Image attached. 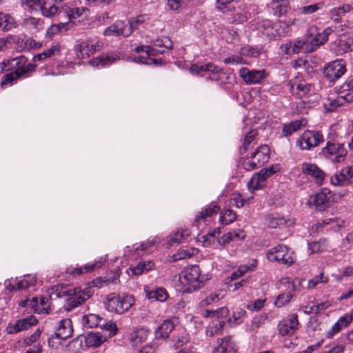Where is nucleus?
Segmentation results:
<instances>
[{"mask_svg": "<svg viewBox=\"0 0 353 353\" xmlns=\"http://www.w3.org/2000/svg\"><path fill=\"white\" fill-rule=\"evenodd\" d=\"M267 258L270 261H277L280 263L290 265L294 261L293 252L288 250V247L278 245L267 252Z\"/></svg>", "mask_w": 353, "mask_h": 353, "instance_id": "nucleus-7", "label": "nucleus"}, {"mask_svg": "<svg viewBox=\"0 0 353 353\" xmlns=\"http://www.w3.org/2000/svg\"><path fill=\"white\" fill-rule=\"evenodd\" d=\"M326 308L325 303L315 305L314 303H309L303 307V312L307 314L314 313L317 314L321 310Z\"/></svg>", "mask_w": 353, "mask_h": 353, "instance_id": "nucleus-54", "label": "nucleus"}, {"mask_svg": "<svg viewBox=\"0 0 353 353\" xmlns=\"http://www.w3.org/2000/svg\"><path fill=\"white\" fill-rule=\"evenodd\" d=\"M238 1L236 0H216V8L220 12L228 14L232 12V10H236V5Z\"/></svg>", "mask_w": 353, "mask_h": 353, "instance_id": "nucleus-33", "label": "nucleus"}, {"mask_svg": "<svg viewBox=\"0 0 353 353\" xmlns=\"http://www.w3.org/2000/svg\"><path fill=\"white\" fill-rule=\"evenodd\" d=\"M190 72L192 74H202L203 72H212L214 74H223V69L212 63L194 64L190 68Z\"/></svg>", "mask_w": 353, "mask_h": 353, "instance_id": "nucleus-25", "label": "nucleus"}, {"mask_svg": "<svg viewBox=\"0 0 353 353\" xmlns=\"http://www.w3.org/2000/svg\"><path fill=\"white\" fill-rule=\"evenodd\" d=\"M306 125L305 120H296L288 123H285L283 126L282 133L285 137L291 136L294 132L301 130L303 127Z\"/></svg>", "mask_w": 353, "mask_h": 353, "instance_id": "nucleus-31", "label": "nucleus"}, {"mask_svg": "<svg viewBox=\"0 0 353 353\" xmlns=\"http://www.w3.org/2000/svg\"><path fill=\"white\" fill-rule=\"evenodd\" d=\"M317 28L312 26L310 28L309 32L311 35L315 34V36L310 41V48H307L309 52H312L316 50L318 47L324 44L328 39V36L333 32L331 28H325L322 32L316 33Z\"/></svg>", "mask_w": 353, "mask_h": 353, "instance_id": "nucleus-17", "label": "nucleus"}, {"mask_svg": "<svg viewBox=\"0 0 353 353\" xmlns=\"http://www.w3.org/2000/svg\"><path fill=\"white\" fill-rule=\"evenodd\" d=\"M139 23V20L131 23L123 21H117L114 24L105 29L104 34L105 36L111 37H117L120 35L128 37L132 33L134 28H137V25Z\"/></svg>", "mask_w": 353, "mask_h": 353, "instance_id": "nucleus-9", "label": "nucleus"}, {"mask_svg": "<svg viewBox=\"0 0 353 353\" xmlns=\"http://www.w3.org/2000/svg\"><path fill=\"white\" fill-rule=\"evenodd\" d=\"M353 101V92L340 94L334 98L328 97L324 102V108L328 112L334 111L338 107Z\"/></svg>", "mask_w": 353, "mask_h": 353, "instance_id": "nucleus-18", "label": "nucleus"}, {"mask_svg": "<svg viewBox=\"0 0 353 353\" xmlns=\"http://www.w3.org/2000/svg\"><path fill=\"white\" fill-rule=\"evenodd\" d=\"M219 346L216 347L213 353H236V349L231 337L228 336L221 339H218Z\"/></svg>", "mask_w": 353, "mask_h": 353, "instance_id": "nucleus-26", "label": "nucleus"}, {"mask_svg": "<svg viewBox=\"0 0 353 353\" xmlns=\"http://www.w3.org/2000/svg\"><path fill=\"white\" fill-rule=\"evenodd\" d=\"M224 321H219L216 325L209 327L206 330V334L208 336L212 337L214 335H217L221 333L223 327L224 326Z\"/></svg>", "mask_w": 353, "mask_h": 353, "instance_id": "nucleus-57", "label": "nucleus"}, {"mask_svg": "<svg viewBox=\"0 0 353 353\" xmlns=\"http://www.w3.org/2000/svg\"><path fill=\"white\" fill-rule=\"evenodd\" d=\"M14 27V19L9 14L0 12V30L8 31Z\"/></svg>", "mask_w": 353, "mask_h": 353, "instance_id": "nucleus-46", "label": "nucleus"}, {"mask_svg": "<svg viewBox=\"0 0 353 353\" xmlns=\"http://www.w3.org/2000/svg\"><path fill=\"white\" fill-rule=\"evenodd\" d=\"M257 135V131L256 130H251L248 132L243 140V148L247 150L249 145L254 141L256 136Z\"/></svg>", "mask_w": 353, "mask_h": 353, "instance_id": "nucleus-62", "label": "nucleus"}, {"mask_svg": "<svg viewBox=\"0 0 353 353\" xmlns=\"http://www.w3.org/2000/svg\"><path fill=\"white\" fill-rule=\"evenodd\" d=\"M293 48L292 52L294 53H298L301 49H304L305 52H310L307 48H310V41H296L292 43Z\"/></svg>", "mask_w": 353, "mask_h": 353, "instance_id": "nucleus-56", "label": "nucleus"}, {"mask_svg": "<svg viewBox=\"0 0 353 353\" xmlns=\"http://www.w3.org/2000/svg\"><path fill=\"white\" fill-rule=\"evenodd\" d=\"M351 91H353V77L348 78L340 88V94L352 92Z\"/></svg>", "mask_w": 353, "mask_h": 353, "instance_id": "nucleus-63", "label": "nucleus"}, {"mask_svg": "<svg viewBox=\"0 0 353 353\" xmlns=\"http://www.w3.org/2000/svg\"><path fill=\"white\" fill-rule=\"evenodd\" d=\"M73 333L72 321L69 319H62L59 322V325L55 332L57 339L65 340L70 337Z\"/></svg>", "mask_w": 353, "mask_h": 353, "instance_id": "nucleus-23", "label": "nucleus"}, {"mask_svg": "<svg viewBox=\"0 0 353 353\" xmlns=\"http://www.w3.org/2000/svg\"><path fill=\"white\" fill-rule=\"evenodd\" d=\"M74 50L79 59L88 58L94 53V48L92 47V41L90 39L78 41L74 46Z\"/></svg>", "mask_w": 353, "mask_h": 353, "instance_id": "nucleus-22", "label": "nucleus"}, {"mask_svg": "<svg viewBox=\"0 0 353 353\" xmlns=\"http://www.w3.org/2000/svg\"><path fill=\"white\" fill-rule=\"evenodd\" d=\"M265 184V182L261 179L259 172L253 174L252 177L250 179V181L248 183V189L252 192L256 190L260 189L263 187Z\"/></svg>", "mask_w": 353, "mask_h": 353, "instance_id": "nucleus-42", "label": "nucleus"}, {"mask_svg": "<svg viewBox=\"0 0 353 353\" xmlns=\"http://www.w3.org/2000/svg\"><path fill=\"white\" fill-rule=\"evenodd\" d=\"M134 303V299L131 295H120L111 293L106 296L105 308L111 312L123 314Z\"/></svg>", "mask_w": 353, "mask_h": 353, "instance_id": "nucleus-3", "label": "nucleus"}, {"mask_svg": "<svg viewBox=\"0 0 353 353\" xmlns=\"http://www.w3.org/2000/svg\"><path fill=\"white\" fill-rule=\"evenodd\" d=\"M298 316L296 314H292L288 319L283 320L278 325L279 334L282 336L292 335L299 327Z\"/></svg>", "mask_w": 353, "mask_h": 353, "instance_id": "nucleus-20", "label": "nucleus"}, {"mask_svg": "<svg viewBox=\"0 0 353 353\" xmlns=\"http://www.w3.org/2000/svg\"><path fill=\"white\" fill-rule=\"evenodd\" d=\"M265 301V299H256L252 302L250 305H248L247 308L252 311L257 312L264 306Z\"/></svg>", "mask_w": 353, "mask_h": 353, "instance_id": "nucleus-64", "label": "nucleus"}, {"mask_svg": "<svg viewBox=\"0 0 353 353\" xmlns=\"http://www.w3.org/2000/svg\"><path fill=\"white\" fill-rule=\"evenodd\" d=\"M37 323L38 321L36 317L30 315L17 321L14 324L9 323L6 328V331L8 334H14L28 330Z\"/></svg>", "mask_w": 353, "mask_h": 353, "instance_id": "nucleus-13", "label": "nucleus"}, {"mask_svg": "<svg viewBox=\"0 0 353 353\" xmlns=\"http://www.w3.org/2000/svg\"><path fill=\"white\" fill-rule=\"evenodd\" d=\"M330 183L334 185L341 186L353 184V164L343 168L340 173L331 176Z\"/></svg>", "mask_w": 353, "mask_h": 353, "instance_id": "nucleus-15", "label": "nucleus"}, {"mask_svg": "<svg viewBox=\"0 0 353 353\" xmlns=\"http://www.w3.org/2000/svg\"><path fill=\"white\" fill-rule=\"evenodd\" d=\"M21 79L19 77V75L17 73H15L14 71L10 72L8 74H4L1 81V85L2 87L6 86V85H12L15 84L18 80Z\"/></svg>", "mask_w": 353, "mask_h": 353, "instance_id": "nucleus-48", "label": "nucleus"}, {"mask_svg": "<svg viewBox=\"0 0 353 353\" xmlns=\"http://www.w3.org/2000/svg\"><path fill=\"white\" fill-rule=\"evenodd\" d=\"M323 142V137L319 131L305 130L297 139L296 144L302 150H310Z\"/></svg>", "mask_w": 353, "mask_h": 353, "instance_id": "nucleus-6", "label": "nucleus"}, {"mask_svg": "<svg viewBox=\"0 0 353 353\" xmlns=\"http://www.w3.org/2000/svg\"><path fill=\"white\" fill-rule=\"evenodd\" d=\"M172 41L167 37L162 39H158L154 41L153 46H137L134 50L137 52H143L145 55H139L134 58V61L137 63H140L146 65L152 63L157 65L159 63L162 62V59H157L152 58L158 54H163L168 50L173 48Z\"/></svg>", "mask_w": 353, "mask_h": 353, "instance_id": "nucleus-1", "label": "nucleus"}, {"mask_svg": "<svg viewBox=\"0 0 353 353\" xmlns=\"http://www.w3.org/2000/svg\"><path fill=\"white\" fill-rule=\"evenodd\" d=\"M265 224L268 227L275 229L292 226L294 221L292 219L281 216L278 213H272L266 216Z\"/></svg>", "mask_w": 353, "mask_h": 353, "instance_id": "nucleus-19", "label": "nucleus"}, {"mask_svg": "<svg viewBox=\"0 0 353 353\" xmlns=\"http://www.w3.org/2000/svg\"><path fill=\"white\" fill-rule=\"evenodd\" d=\"M321 7V4H312L300 8L299 12L303 14H310L318 11Z\"/></svg>", "mask_w": 353, "mask_h": 353, "instance_id": "nucleus-61", "label": "nucleus"}, {"mask_svg": "<svg viewBox=\"0 0 353 353\" xmlns=\"http://www.w3.org/2000/svg\"><path fill=\"white\" fill-rule=\"evenodd\" d=\"M258 31L270 39L284 37L288 31V26L281 21L272 23L270 20H263L258 23Z\"/></svg>", "mask_w": 353, "mask_h": 353, "instance_id": "nucleus-4", "label": "nucleus"}, {"mask_svg": "<svg viewBox=\"0 0 353 353\" xmlns=\"http://www.w3.org/2000/svg\"><path fill=\"white\" fill-rule=\"evenodd\" d=\"M103 321L99 315L94 314H88L83 315L81 319V323L85 328H94L101 326V323Z\"/></svg>", "mask_w": 353, "mask_h": 353, "instance_id": "nucleus-32", "label": "nucleus"}, {"mask_svg": "<svg viewBox=\"0 0 353 353\" xmlns=\"http://www.w3.org/2000/svg\"><path fill=\"white\" fill-rule=\"evenodd\" d=\"M93 292L91 287L84 288L77 287L63 292V295L68 296L63 305L65 310L71 311L81 305L92 296Z\"/></svg>", "mask_w": 353, "mask_h": 353, "instance_id": "nucleus-2", "label": "nucleus"}, {"mask_svg": "<svg viewBox=\"0 0 353 353\" xmlns=\"http://www.w3.org/2000/svg\"><path fill=\"white\" fill-rule=\"evenodd\" d=\"M101 265L98 263H94L92 264H86L81 267H77L75 268H69L67 269L66 272L72 275H81L83 273H88L93 271L96 268H99Z\"/></svg>", "mask_w": 353, "mask_h": 353, "instance_id": "nucleus-39", "label": "nucleus"}, {"mask_svg": "<svg viewBox=\"0 0 353 353\" xmlns=\"http://www.w3.org/2000/svg\"><path fill=\"white\" fill-rule=\"evenodd\" d=\"M346 63L343 59H337L324 66L323 74L330 82L339 79L346 72Z\"/></svg>", "mask_w": 353, "mask_h": 353, "instance_id": "nucleus-10", "label": "nucleus"}, {"mask_svg": "<svg viewBox=\"0 0 353 353\" xmlns=\"http://www.w3.org/2000/svg\"><path fill=\"white\" fill-rule=\"evenodd\" d=\"M19 305L22 307H29L32 308L34 312H37L39 314H48V310L46 307H40L39 299L38 298H32V299H27L21 301Z\"/></svg>", "mask_w": 353, "mask_h": 353, "instance_id": "nucleus-40", "label": "nucleus"}, {"mask_svg": "<svg viewBox=\"0 0 353 353\" xmlns=\"http://www.w3.org/2000/svg\"><path fill=\"white\" fill-rule=\"evenodd\" d=\"M230 15L229 20L231 23H243L247 20V17L241 12V8L239 5H236V10H232L231 12L228 13Z\"/></svg>", "mask_w": 353, "mask_h": 353, "instance_id": "nucleus-43", "label": "nucleus"}, {"mask_svg": "<svg viewBox=\"0 0 353 353\" xmlns=\"http://www.w3.org/2000/svg\"><path fill=\"white\" fill-rule=\"evenodd\" d=\"M320 224L321 226L330 225L332 228L335 230L343 226L344 221L336 217L326 218Z\"/></svg>", "mask_w": 353, "mask_h": 353, "instance_id": "nucleus-52", "label": "nucleus"}, {"mask_svg": "<svg viewBox=\"0 0 353 353\" xmlns=\"http://www.w3.org/2000/svg\"><path fill=\"white\" fill-rule=\"evenodd\" d=\"M200 268L198 265H192L184 270L179 276L183 285H192L194 290L199 287Z\"/></svg>", "mask_w": 353, "mask_h": 353, "instance_id": "nucleus-14", "label": "nucleus"}, {"mask_svg": "<svg viewBox=\"0 0 353 353\" xmlns=\"http://www.w3.org/2000/svg\"><path fill=\"white\" fill-rule=\"evenodd\" d=\"M332 197V192L329 189L322 188L310 198V202L315 205L317 210L323 211L329 207Z\"/></svg>", "mask_w": 353, "mask_h": 353, "instance_id": "nucleus-16", "label": "nucleus"}, {"mask_svg": "<svg viewBox=\"0 0 353 353\" xmlns=\"http://www.w3.org/2000/svg\"><path fill=\"white\" fill-rule=\"evenodd\" d=\"M15 62L14 72L17 73L20 79L29 77L30 74L35 71L36 65L28 62L25 56H19L12 59Z\"/></svg>", "mask_w": 353, "mask_h": 353, "instance_id": "nucleus-12", "label": "nucleus"}, {"mask_svg": "<svg viewBox=\"0 0 353 353\" xmlns=\"http://www.w3.org/2000/svg\"><path fill=\"white\" fill-rule=\"evenodd\" d=\"M236 219L234 212L230 209H225L221 212L219 222L223 225H228L233 223Z\"/></svg>", "mask_w": 353, "mask_h": 353, "instance_id": "nucleus-44", "label": "nucleus"}, {"mask_svg": "<svg viewBox=\"0 0 353 353\" xmlns=\"http://www.w3.org/2000/svg\"><path fill=\"white\" fill-rule=\"evenodd\" d=\"M337 47V53L341 54L353 51V37L347 35H342L335 42Z\"/></svg>", "mask_w": 353, "mask_h": 353, "instance_id": "nucleus-27", "label": "nucleus"}, {"mask_svg": "<svg viewBox=\"0 0 353 353\" xmlns=\"http://www.w3.org/2000/svg\"><path fill=\"white\" fill-rule=\"evenodd\" d=\"M120 58L117 55L113 54H107L102 55L99 57H97L92 61H90V64H92L96 66H105L107 65H110L119 60Z\"/></svg>", "mask_w": 353, "mask_h": 353, "instance_id": "nucleus-38", "label": "nucleus"}, {"mask_svg": "<svg viewBox=\"0 0 353 353\" xmlns=\"http://www.w3.org/2000/svg\"><path fill=\"white\" fill-rule=\"evenodd\" d=\"M221 299L219 294L212 293L206 296L205 299L202 300L200 303V305L205 307L219 301Z\"/></svg>", "mask_w": 353, "mask_h": 353, "instance_id": "nucleus-60", "label": "nucleus"}, {"mask_svg": "<svg viewBox=\"0 0 353 353\" xmlns=\"http://www.w3.org/2000/svg\"><path fill=\"white\" fill-rule=\"evenodd\" d=\"M22 26L28 30L37 31L43 28V21L37 17H26L21 23Z\"/></svg>", "mask_w": 353, "mask_h": 353, "instance_id": "nucleus-34", "label": "nucleus"}, {"mask_svg": "<svg viewBox=\"0 0 353 353\" xmlns=\"http://www.w3.org/2000/svg\"><path fill=\"white\" fill-rule=\"evenodd\" d=\"M292 299V294L290 292L286 294H279L275 300L274 304L276 306L281 307L290 302Z\"/></svg>", "mask_w": 353, "mask_h": 353, "instance_id": "nucleus-59", "label": "nucleus"}, {"mask_svg": "<svg viewBox=\"0 0 353 353\" xmlns=\"http://www.w3.org/2000/svg\"><path fill=\"white\" fill-rule=\"evenodd\" d=\"M270 159V148L264 145L259 147L251 157L243 161L242 165L247 171H252L263 166Z\"/></svg>", "mask_w": 353, "mask_h": 353, "instance_id": "nucleus-5", "label": "nucleus"}, {"mask_svg": "<svg viewBox=\"0 0 353 353\" xmlns=\"http://www.w3.org/2000/svg\"><path fill=\"white\" fill-rule=\"evenodd\" d=\"M302 172L315 179L316 183L321 185L325 174L315 164L304 163L301 167Z\"/></svg>", "mask_w": 353, "mask_h": 353, "instance_id": "nucleus-21", "label": "nucleus"}, {"mask_svg": "<svg viewBox=\"0 0 353 353\" xmlns=\"http://www.w3.org/2000/svg\"><path fill=\"white\" fill-rule=\"evenodd\" d=\"M37 281L34 276L28 275L26 276L23 279L16 281L17 289L22 290L26 288H29L35 285Z\"/></svg>", "mask_w": 353, "mask_h": 353, "instance_id": "nucleus-49", "label": "nucleus"}, {"mask_svg": "<svg viewBox=\"0 0 353 353\" xmlns=\"http://www.w3.org/2000/svg\"><path fill=\"white\" fill-rule=\"evenodd\" d=\"M83 335H79L74 339L71 341L68 345L70 349L75 353H78L83 347Z\"/></svg>", "mask_w": 353, "mask_h": 353, "instance_id": "nucleus-53", "label": "nucleus"}, {"mask_svg": "<svg viewBox=\"0 0 353 353\" xmlns=\"http://www.w3.org/2000/svg\"><path fill=\"white\" fill-rule=\"evenodd\" d=\"M311 90V85L305 81L294 83L290 85V92L292 94L301 98L305 97Z\"/></svg>", "mask_w": 353, "mask_h": 353, "instance_id": "nucleus-29", "label": "nucleus"}, {"mask_svg": "<svg viewBox=\"0 0 353 353\" xmlns=\"http://www.w3.org/2000/svg\"><path fill=\"white\" fill-rule=\"evenodd\" d=\"M321 154L325 158L333 162L341 163L344 161L347 150L343 143L327 141L326 145L321 150Z\"/></svg>", "mask_w": 353, "mask_h": 353, "instance_id": "nucleus-8", "label": "nucleus"}, {"mask_svg": "<svg viewBox=\"0 0 353 353\" xmlns=\"http://www.w3.org/2000/svg\"><path fill=\"white\" fill-rule=\"evenodd\" d=\"M47 0H21V4L26 6L30 11L42 10L46 6Z\"/></svg>", "mask_w": 353, "mask_h": 353, "instance_id": "nucleus-41", "label": "nucleus"}, {"mask_svg": "<svg viewBox=\"0 0 353 353\" xmlns=\"http://www.w3.org/2000/svg\"><path fill=\"white\" fill-rule=\"evenodd\" d=\"M65 11V15L68 19H77L78 18L85 19L89 16L90 11L85 7L70 8Z\"/></svg>", "mask_w": 353, "mask_h": 353, "instance_id": "nucleus-35", "label": "nucleus"}, {"mask_svg": "<svg viewBox=\"0 0 353 353\" xmlns=\"http://www.w3.org/2000/svg\"><path fill=\"white\" fill-rule=\"evenodd\" d=\"M42 14L46 17H53L55 16H59L60 17H64L65 15V10H61L56 6H51L50 8H47L45 6L42 8L41 10Z\"/></svg>", "mask_w": 353, "mask_h": 353, "instance_id": "nucleus-47", "label": "nucleus"}, {"mask_svg": "<svg viewBox=\"0 0 353 353\" xmlns=\"http://www.w3.org/2000/svg\"><path fill=\"white\" fill-rule=\"evenodd\" d=\"M144 290L148 299H155L156 301L163 302L168 297V294L163 288H156L152 290L147 288Z\"/></svg>", "mask_w": 353, "mask_h": 353, "instance_id": "nucleus-30", "label": "nucleus"}, {"mask_svg": "<svg viewBox=\"0 0 353 353\" xmlns=\"http://www.w3.org/2000/svg\"><path fill=\"white\" fill-rule=\"evenodd\" d=\"M59 51V48L57 46H52L51 48L47 49L43 52L35 55L33 58V60L35 61H42L46 58L51 57L56 52Z\"/></svg>", "mask_w": 353, "mask_h": 353, "instance_id": "nucleus-51", "label": "nucleus"}, {"mask_svg": "<svg viewBox=\"0 0 353 353\" xmlns=\"http://www.w3.org/2000/svg\"><path fill=\"white\" fill-rule=\"evenodd\" d=\"M239 74L247 85L261 83L268 76L265 70H250L245 67L241 68L239 70Z\"/></svg>", "mask_w": 353, "mask_h": 353, "instance_id": "nucleus-11", "label": "nucleus"}, {"mask_svg": "<svg viewBox=\"0 0 353 353\" xmlns=\"http://www.w3.org/2000/svg\"><path fill=\"white\" fill-rule=\"evenodd\" d=\"M154 265V263L151 261H141L136 266L128 269L127 273L129 275L139 276L151 270Z\"/></svg>", "mask_w": 353, "mask_h": 353, "instance_id": "nucleus-28", "label": "nucleus"}, {"mask_svg": "<svg viewBox=\"0 0 353 353\" xmlns=\"http://www.w3.org/2000/svg\"><path fill=\"white\" fill-rule=\"evenodd\" d=\"M309 249L312 253L323 252L327 248V243L325 239L309 243Z\"/></svg>", "mask_w": 353, "mask_h": 353, "instance_id": "nucleus-50", "label": "nucleus"}, {"mask_svg": "<svg viewBox=\"0 0 353 353\" xmlns=\"http://www.w3.org/2000/svg\"><path fill=\"white\" fill-rule=\"evenodd\" d=\"M328 281V278L325 276L323 273L321 272L319 275L315 276L314 278L310 279L307 283V288L309 289L314 288L318 284L323 283L325 284Z\"/></svg>", "mask_w": 353, "mask_h": 353, "instance_id": "nucleus-55", "label": "nucleus"}, {"mask_svg": "<svg viewBox=\"0 0 353 353\" xmlns=\"http://www.w3.org/2000/svg\"><path fill=\"white\" fill-rule=\"evenodd\" d=\"M174 327L172 322L170 321H165L156 330V338L159 339H166L174 329Z\"/></svg>", "mask_w": 353, "mask_h": 353, "instance_id": "nucleus-36", "label": "nucleus"}, {"mask_svg": "<svg viewBox=\"0 0 353 353\" xmlns=\"http://www.w3.org/2000/svg\"><path fill=\"white\" fill-rule=\"evenodd\" d=\"M86 347H98L107 341V336L100 332H88L83 335Z\"/></svg>", "mask_w": 353, "mask_h": 353, "instance_id": "nucleus-24", "label": "nucleus"}, {"mask_svg": "<svg viewBox=\"0 0 353 353\" xmlns=\"http://www.w3.org/2000/svg\"><path fill=\"white\" fill-rule=\"evenodd\" d=\"M345 12L343 7L334 8L330 11V17L333 21L338 23L341 20V14Z\"/></svg>", "mask_w": 353, "mask_h": 353, "instance_id": "nucleus-58", "label": "nucleus"}, {"mask_svg": "<svg viewBox=\"0 0 353 353\" xmlns=\"http://www.w3.org/2000/svg\"><path fill=\"white\" fill-rule=\"evenodd\" d=\"M219 211V207L214 203L202 209L199 214L196 216L194 221L199 222L201 220L205 221L208 217L216 214Z\"/></svg>", "mask_w": 353, "mask_h": 353, "instance_id": "nucleus-37", "label": "nucleus"}, {"mask_svg": "<svg viewBox=\"0 0 353 353\" xmlns=\"http://www.w3.org/2000/svg\"><path fill=\"white\" fill-rule=\"evenodd\" d=\"M229 314V310L226 307H222L214 310H205L203 313L204 317H226Z\"/></svg>", "mask_w": 353, "mask_h": 353, "instance_id": "nucleus-45", "label": "nucleus"}]
</instances>
